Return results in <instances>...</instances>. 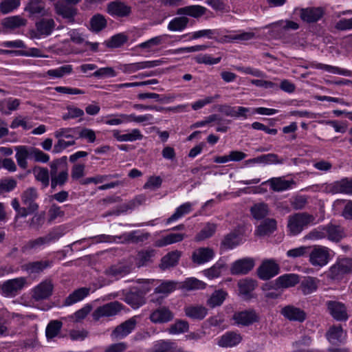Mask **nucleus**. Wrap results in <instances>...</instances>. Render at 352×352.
<instances>
[{"mask_svg": "<svg viewBox=\"0 0 352 352\" xmlns=\"http://www.w3.org/2000/svg\"><path fill=\"white\" fill-rule=\"evenodd\" d=\"M50 167L52 189H55L57 186H63L69 178L67 156L54 160Z\"/></svg>", "mask_w": 352, "mask_h": 352, "instance_id": "obj_1", "label": "nucleus"}, {"mask_svg": "<svg viewBox=\"0 0 352 352\" xmlns=\"http://www.w3.org/2000/svg\"><path fill=\"white\" fill-rule=\"evenodd\" d=\"M316 217L307 212H298L289 216L287 228L291 234L297 235L305 228L316 224Z\"/></svg>", "mask_w": 352, "mask_h": 352, "instance_id": "obj_2", "label": "nucleus"}, {"mask_svg": "<svg viewBox=\"0 0 352 352\" xmlns=\"http://www.w3.org/2000/svg\"><path fill=\"white\" fill-rule=\"evenodd\" d=\"M309 261L314 267H322L326 265L330 259L329 249L325 246L315 245L311 247Z\"/></svg>", "mask_w": 352, "mask_h": 352, "instance_id": "obj_3", "label": "nucleus"}, {"mask_svg": "<svg viewBox=\"0 0 352 352\" xmlns=\"http://www.w3.org/2000/svg\"><path fill=\"white\" fill-rule=\"evenodd\" d=\"M352 272V259L344 258L338 259L329 271V276L331 279H341L344 275Z\"/></svg>", "mask_w": 352, "mask_h": 352, "instance_id": "obj_4", "label": "nucleus"}, {"mask_svg": "<svg viewBox=\"0 0 352 352\" xmlns=\"http://www.w3.org/2000/svg\"><path fill=\"white\" fill-rule=\"evenodd\" d=\"M123 305L118 301H113L96 308L92 313V318L95 321H98L102 317H111L118 314Z\"/></svg>", "mask_w": 352, "mask_h": 352, "instance_id": "obj_5", "label": "nucleus"}, {"mask_svg": "<svg viewBox=\"0 0 352 352\" xmlns=\"http://www.w3.org/2000/svg\"><path fill=\"white\" fill-rule=\"evenodd\" d=\"M279 265L273 260L264 261L257 269V275L261 280L272 278L279 273Z\"/></svg>", "mask_w": 352, "mask_h": 352, "instance_id": "obj_6", "label": "nucleus"}, {"mask_svg": "<svg viewBox=\"0 0 352 352\" xmlns=\"http://www.w3.org/2000/svg\"><path fill=\"white\" fill-rule=\"evenodd\" d=\"M107 12L113 16L126 17L131 13V8L124 2L116 0L107 5Z\"/></svg>", "mask_w": 352, "mask_h": 352, "instance_id": "obj_7", "label": "nucleus"}, {"mask_svg": "<svg viewBox=\"0 0 352 352\" xmlns=\"http://www.w3.org/2000/svg\"><path fill=\"white\" fill-rule=\"evenodd\" d=\"M149 318L155 324L167 323L173 320L174 314L167 307H160L151 312Z\"/></svg>", "mask_w": 352, "mask_h": 352, "instance_id": "obj_8", "label": "nucleus"}, {"mask_svg": "<svg viewBox=\"0 0 352 352\" xmlns=\"http://www.w3.org/2000/svg\"><path fill=\"white\" fill-rule=\"evenodd\" d=\"M254 260L252 258H244L234 262L230 267V272L233 275L247 274L254 267Z\"/></svg>", "mask_w": 352, "mask_h": 352, "instance_id": "obj_9", "label": "nucleus"}, {"mask_svg": "<svg viewBox=\"0 0 352 352\" xmlns=\"http://www.w3.org/2000/svg\"><path fill=\"white\" fill-rule=\"evenodd\" d=\"M238 325L249 326L259 320V317L253 309L236 312L232 317Z\"/></svg>", "mask_w": 352, "mask_h": 352, "instance_id": "obj_10", "label": "nucleus"}, {"mask_svg": "<svg viewBox=\"0 0 352 352\" xmlns=\"http://www.w3.org/2000/svg\"><path fill=\"white\" fill-rule=\"evenodd\" d=\"M54 9L58 15L67 19L69 23L75 22V16L78 13L76 8L59 1L54 3Z\"/></svg>", "mask_w": 352, "mask_h": 352, "instance_id": "obj_11", "label": "nucleus"}, {"mask_svg": "<svg viewBox=\"0 0 352 352\" xmlns=\"http://www.w3.org/2000/svg\"><path fill=\"white\" fill-rule=\"evenodd\" d=\"M54 285L51 280H45L34 287L32 298L36 301L47 299L52 294Z\"/></svg>", "mask_w": 352, "mask_h": 352, "instance_id": "obj_12", "label": "nucleus"}, {"mask_svg": "<svg viewBox=\"0 0 352 352\" xmlns=\"http://www.w3.org/2000/svg\"><path fill=\"white\" fill-rule=\"evenodd\" d=\"M327 309L332 317L338 321H345L348 314L345 305L340 302L329 300L327 302Z\"/></svg>", "mask_w": 352, "mask_h": 352, "instance_id": "obj_13", "label": "nucleus"}, {"mask_svg": "<svg viewBox=\"0 0 352 352\" xmlns=\"http://www.w3.org/2000/svg\"><path fill=\"white\" fill-rule=\"evenodd\" d=\"M280 314L290 321L302 322L307 318L306 313L294 305H287L282 308Z\"/></svg>", "mask_w": 352, "mask_h": 352, "instance_id": "obj_14", "label": "nucleus"}, {"mask_svg": "<svg viewBox=\"0 0 352 352\" xmlns=\"http://www.w3.org/2000/svg\"><path fill=\"white\" fill-rule=\"evenodd\" d=\"M38 196L36 189L34 187H30L23 191L21 195L22 204L28 207L30 212H37L38 204L36 201Z\"/></svg>", "mask_w": 352, "mask_h": 352, "instance_id": "obj_15", "label": "nucleus"}, {"mask_svg": "<svg viewBox=\"0 0 352 352\" xmlns=\"http://www.w3.org/2000/svg\"><path fill=\"white\" fill-rule=\"evenodd\" d=\"M136 324V318H131L118 325L112 331L111 336L116 338L126 337L135 328Z\"/></svg>", "mask_w": 352, "mask_h": 352, "instance_id": "obj_16", "label": "nucleus"}, {"mask_svg": "<svg viewBox=\"0 0 352 352\" xmlns=\"http://www.w3.org/2000/svg\"><path fill=\"white\" fill-rule=\"evenodd\" d=\"M150 290L147 288L144 292L140 290L130 291L124 296V302L133 309H137L145 303L144 294Z\"/></svg>", "mask_w": 352, "mask_h": 352, "instance_id": "obj_17", "label": "nucleus"}, {"mask_svg": "<svg viewBox=\"0 0 352 352\" xmlns=\"http://www.w3.org/2000/svg\"><path fill=\"white\" fill-rule=\"evenodd\" d=\"M26 280L23 277L8 280L3 283L2 291L7 295L15 296L19 291L23 289Z\"/></svg>", "mask_w": 352, "mask_h": 352, "instance_id": "obj_18", "label": "nucleus"}, {"mask_svg": "<svg viewBox=\"0 0 352 352\" xmlns=\"http://www.w3.org/2000/svg\"><path fill=\"white\" fill-rule=\"evenodd\" d=\"M242 340L240 333L235 331H228L220 337L217 344L221 347H233L239 344Z\"/></svg>", "mask_w": 352, "mask_h": 352, "instance_id": "obj_19", "label": "nucleus"}, {"mask_svg": "<svg viewBox=\"0 0 352 352\" xmlns=\"http://www.w3.org/2000/svg\"><path fill=\"white\" fill-rule=\"evenodd\" d=\"M239 294L245 300L252 298L251 293L257 287V281L252 278H243L238 282Z\"/></svg>", "mask_w": 352, "mask_h": 352, "instance_id": "obj_20", "label": "nucleus"}, {"mask_svg": "<svg viewBox=\"0 0 352 352\" xmlns=\"http://www.w3.org/2000/svg\"><path fill=\"white\" fill-rule=\"evenodd\" d=\"M214 256V252L210 248H199L195 250L192 254V261L198 265L208 262Z\"/></svg>", "mask_w": 352, "mask_h": 352, "instance_id": "obj_21", "label": "nucleus"}, {"mask_svg": "<svg viewBox=\"0 0 352 352\" xmlns=\"http://www.w3.org/2000/svg\"><path fill=\"white\" fill-rule=\"evenodd\" d=\"M268 184L271 189L275 192H281L292 188L295 184V182L292 180H285L283 177H272L267 181L263 182V185Z\"/></svg>", "mask_w": 352, "mask_h": 352, "instance_id": "obj_22", "label": "nucleus"}, {"mask_svg": "<svg viewBox=\"0 0 352 352\" xmlns=\"http://www.w3.org/2000/svg\"><path fill=\"white\" fill-rule=\"evenodd\" d=\"M150 236L151 234L149 232H143L140 230H134L130 232L124 233L118 236V239H122L126 243L138 244L146 241L150 237Z\"/></svg>", "mask_w": 352, "mask_h": 352, "instance_id": "obj_23", "label": "nucleus"}, {"mask_svg": "<svg viewBox=\"0 0 352 352\" xmlns=\"http://www.w3.org/2000/svg\"><path fill=\"white\" fill-rule=\"evenodd\" d=\"M326 237L331 241L338 243L346 236L344 230L338 225L329 223L325 226Z\"/></svg>", "mask_w": 352, "mask_h": 352, "instance_id": "obj_24", "label": "nucleus"}, {"mask_svg": "<svg viewBox=\"0 0 352 352\" xmlns=\"http://www.w3.org/2000/svg\"><path fill=\"white\" fill-rule=\"evenodd\" d=\"M56 26L53 19L42 18L36 24V30L38 36H47L52 34Z\"/></svg>", "mask_w": 352, "mask_h": 352, "instance_id": "obj_25", "label": "nucleus"}, {"mask_svg": "<svg viewBox=\"0 0 352 352\" xmlns=\"http://www.w3.org/2000/svg\"><path fill=\"white\" fill-rule=\"evenodd\" d=\"M185 315L195 320H201L208 314V309L202 305H188L184 308Z\"/></svg>", "mask_w": 352, "mask_h": 352, "instance_id": "obj_26", "label": "nucleus"}, {"mask_svg": "<svg viewBox=\"0 0 352 352\" xmlns=\"http://www.w3.org/2000/svg\"><path fill=\"white\" fill-rule=\"evenodd\" d=\"M32 146H15L16 159L19 166L23 169L28 168V158H32Z\"/></svg>", "mask_w": 352, "mask_h": 352, "instance_id": "obj_27", "label": "nucleus"}, {"mask_svg": "<svg viewBox=\"0 0 352 352\" xmlns=\"http://www.w3.org/2000/svg\"><path fill=\"white\" fill-rule=\"evenodd\" d=\"M131 266L128 264L118 263L105 270L104 274L109 276L119 278L129 274L131 272Z\"/></svg>", "mask_w": 352, "mask_h": 352, "instance_id": "obj_28", "label": "nucleus"}, {"mask_svg": "<svg viewBox=\"0 0 352 352\" xmlns=\"http://www.w3.org/2000/svg\"><path fill=\"white\" fill-rule=\"evenodd\" d=\"M323 16L321 8H307L300 10V18L309 23L318 21Z\"/></svg>", "mask_w": 352, "mask_h": 352, "instance_id": "obj_29", "label": "nucleus"}, {"mask_svg": "<svg viewBox=\"0 0 352 352\" xmlns=\"http://www.w3.org/2000/svg\"><path fill=\"white\" fill-rule=\"evenodd\" d=\"M181 256L182 252L179 250H175L167 253L161 259L160 269L165 270L175 267L178 264Z\"/></svg>", "mask_w": 352, "mask_h": 352, "instance_id": "obj_30", "label": "nucleus"}, {"mask_svg": "<svg viewBox=\"0 0 352 352\" xmlns=\"http://www.w3.org/2000/svg\"><path fill=\"white\" fill-rule=\"evenodd\" d=\"M219 111L227 116L234 118L243 117L244 118H247V113L250 111V109L243 107H238L236 108L230 105L224 104L219 106Z\"/></svg>", "mask_w": 352, "mask_h": 352, "instance_id": "obj_31", "label": "nucleus"}, {"mask_svg": "<svg viewBox=\"0 0 352 352\" xmlns=\"http://www.w3.org/2000/svg\"><path fill=\"white\" fill-rule=\"evenodd\" d=\"M207 9L199 5H192L180 8L177 10V14L186 15L193 18H199L204 15Z\"/></svg>", "mask_w": 352, "mask_h": 352, "instance_id": "obj_32", "label": "nucleus"}, {"mask_svg": "<svg viewBox=\"0 0 352 352\" xmlns=\"http://www.w3.org/2000/svg\"><path fill=\"white\" fill-rule=\"evenodd\" d=\"M330 191L333 193L352 195V179L344 178L333 182L330 186Z\"/></svg>", "mask_w": 352, "mask_h": 352, "instance_id": "obj_33", "label": "nucleus"}, {"mask_svg": "<svg viewBox=\"0 0 352 352\" xmlns=\"http://www.w3.org/2000/svg\"><path fill=\"white\" fill-rule=\"evenodd\" d=\"M90 292L89 287H80L74 290L64 300L63 305L70 306L76 302L83 300Z\"/></svg>", "mask_w": 352, "mask_h": 352, "instance_id": "obj_34", "label": "nucleus"}, {"mask_svg": "<svg viewBox=\"0 0 352 352\" xmlns=\"http://www.w3.org/2000/svg\"><path fill=\"white\" fill-rule=\"evenodd\" d=\"M155 256V250L153 249L142 250L137 254L135 263L138 267L148 265L153 263V258Z\"/></svg>", "mask_w": 352, "mask_h": 352, "instance_id": "obj_35", "label": "nucleus"}, {"mask_svg": "<svg viewBox=\"0 0 352 352\" xmlns=\"http://www.w3.org/2000/svg\"><path fill=\"white\" fill-rule=\"evenodd\" d=\"M25 10L32 14L46 15L47 11L45 10V3L43 0H28Z\"/></svg>", "mask_w": 352, "mask_h": 352, "instance_id": "obj_36", "label": "nucleus"}, {"mask_svg": "<svg viewBox=\"0 0 352 352\" xmlns=\"http://www.w3.org/2000/svg\"><path fill=\"white\" fill-rule=\"evenodd\" d=\"M299 276L295 274H286L276 278V285L280 289L295 286L299 283Z\"/></svg>", "mask_w": 352, "mask_h": 352, "instance_id": "obj_37", "label": "nucleus"}, {"mask_svg": "<svg viewBox=\"0 0 352 352\" xmlns=\"http://www.w3.org/2000/svg\"><path fill=\"white\" fill-rule=\"evenodd\" d=\"M276 229V221L274 219H266L257 227L256 234L258 236L269 235Z\"/></svg>", "mask_w": 352, "mask_h": 352, "instance_id": "obj_38", "label": "nucleus"}, {"mask_svg": "<svg viewBox=\"0 0 352 352\" xmlns=\"http://www.w3.org/2000/svg\"><path fill=\"white\" fill-rule=\"evenodd\" d=\"M113 137L120 142H133L138 140H142L143 138L139 129H133L131 133L120 134V131L115 130L113 131Z\"/></svg>", "mask_w": 352, "mask_h": 352, "instance_id": "obj_39", "label": "nucleus"}, {"mask_svg": "<svg viewBox=\"0 0 352 352\" xmlns=\"http://www.w3.org/2000/svg\"><path fill=\"white\" fill-rule=\"evenodd\" d=\"M35 179L41 183L43 188H47L50 184V172L47 168L35 166L32 169Z\"/></svg>", "mask_w": 352, "mask_h": 352, "instance_id": "obj_40", "label": "nucleus"}, {"mask_svg": "<svg viewBox=\"0 0 352 352\" xmlns=\"http://www.w3.org/2000/svg\"><path fill=\"white\" fill-rule=\"evenodd\" d=\"M186 237V234L181 233H170L155 242L156 247H164L166 245L180 242Z\"/></svg>", "mask_w": 352, "mask_h": 352, "instance_id": "obj_41", "label": "nucleus"}, {"mask_svg": "<svg viewBox=\"0 0 352 352\" xmlns=\"http://www.w3.org/2000/svg\"><path fill=\"white\" fill-rule=\"evenodd\" d=\"M89 25V30L93 32L98 33L107 27V21L103 15L96 14L91 18Z\"/></svg>", "mask_w": 352, "mask_h": 352, "instance_id": "obj_42", "label": "nucleus"}, {"mask_svg": "<svg viewBox=\"0 0 352 352\" xmlns=\"http://www.w3.org/2000/svg\"><path fill=\"white\" fill-rule=\"evenodd\" d=\"M63 327V322L58 320L50 321L45 329V336L47 340H52L58 336Z\"/></svg>", "mask_w": 352, "mask_h": 352, "instance_id": "obj_43", "label": "nucleus"}, {"mask_svg": "<svg viewBox=\"0 0 352 352\" xmlns=\"http://www.w3.org/2000/svg\"><path fill=\"white\" fill-rule=\"evenodd\" d=\"M241 237L236 232L226 234L221 243V247L225 250L232 249L240 243Z\"/></svg>", "mask_w": 352, "mask_h": 352, "instance_id": "obj_44", "label": "nucleus"}, {"mask_svg": "<svg viewBox=\"0 0 352 352\" xmlns=\"http://www.w3.org/2000/svg\"><path fill=\"white\" fill-rule=\"evenodd\" d=\"M343 336V329L340 324L331 327L326 333L327 339L332 344L341 342Z\"/></svg>", "mask_w": 352, "mask_h": 352, "instance_id": "obj_45", "label": "nucleus"}, {"mask_svg": "<svg viewBox=\"0 0 352 352\" xmlns=\"http://www.w3.org/2000/svg\"><path fill=\"white\" fill-rule=\"evenodd\" d=\"M27 24V20L21 16H13L6 18L2 25L5 28L14 30L22 26H25Z\"/></svg>", "mask_w": 352, "mask_h": 352, "instance_id": "obj_46", "label": "nucleus"}, {"mask_svg": "<svg viewBox=\"0 0 352 352\" xmlns=\"http://www.w3.org/2000/svg\"><path fill=\"white\" fill-rule=\"evenodd\" d=\"M227 296V292L222 289L215 290L208 299L207 305L211 308L220 306L223 304Z\"/></svg>", "mask_w": 352, "mask_h": 352, "instance_id": "obj_47", "label": "nucleus"}, {"mask_svg": "<svg viewBox=\"0 0 352 352\" xmlns=\"http://www.w3.org/2000/svg\"><path fill=\"white\" fill-rule=\"evenodd\" d=\"M250 212L254 219L260 220L268 214L269 208L267 204L263 202L255 204L251 207Z\"/></svg>", "mask_w": 352, "mask_h": 352, "instance_id": "obj_48", "label": "nucleus"}, {"mask_svg": "<svg viewBox=\"0 0 352 352\" xmlns=\"http://www.w3.org/2000/svg\"><path fill=\"white\" fill-rule=\"evenodd\" d=\"M188 22L189 19L185 16L175 17L169 22L168 29L173 32H180L187 27Z\"/></svg>", "mask_w": 352, "mask_h": 352, "instance_id": "obj_49", "label": "nucleus"}, {"mask_svg": "<svg viewBox=\"0 0 352 352\" xmlns=\"http://www.w3.org/2000/svg\"><path fill=\"white\" fill-rule=\"evenodd\" d=\"M192 210V204L190 202H186L179 206L175 212L166 220V223H170L177 219H179L184 214L189 213Z\"/></svg>", "mask_w": 352, "mask_h": 352, "instance_id": "obj_50", "label": "nucleus"}, {"mask_svg": "<svg viewBox=\"0 0 352 352\" xmlns=\"http://www.w3.org/2000/svg\"><path fill=\"white\" fill-rule=\"evenodd\" d=\"M128 41V36L124 33L113 35L111 38L105 41V45L109 48H117L123 45Z\"/></svg>", "mask_w": 352, "mask_h": 352, "instance_id": "obj_51", "label": "nucleus"}, {"mask_svg": "<svg viewBox=\"0 0 352 352\" xmlns=\"http://www.w3.org/2000/svg\"><path fill=\"white\" fill-rule=\"evenodd\" d=\"M217 225L212 223H208L195 236L197 241H201L211 237L215 232Z\"/></svg>", "mask_w": 352, "mask_h": 352, "instance_id": "obj_52", "label": "nucleus"}, {"mask_svg": "<svg viewBox=\"0 0 352 352\" xmlns=\"http://www.w3.org/2000/svg\"><path fill=\"white\" fill-rule=\"evenodd\" d=\"M206 287V283L195 278H187L185 281L179 283V287L185 289L186 290L204 289Z\"/></svg>", "mask_w": 352, "mask_h": 352, "instance_id": "obj_53", "label": "nucleus"}, {"mask_svg": "<svg viewBox=\"0 0 352 352\" xmlns=\"http://www.w3.org/2000/svg\"><path fill=\"white\" fill-rule=\"evenodd\" d=\"M50 266L48 261H38L30 262L25 265V269L30 273H40Z\"/></svg>", "mask_w": 352, "mask_h": 352, "instance_id": "obj_54", "label": "nucleus"}, {"mask_svg": "<svg viewBox=\"0 0 352 352\" xmlns=\"http://www.w3.org/2000/svg\"><path fill=\"white\" fill-rule=\"evenodd\" d=\"M179 287V283L168 280L162 283L158 287L155 289V294H168Z\"/></svg>", "mask_w": 352, "mask_h": 352, "instance_id": "obj_55", "label": "nucleus"}, {"mask_svg": "<svg viewBox=\"0 0 352 352\" xmlns=\"http://www.w3.org/2000/svg\"><path fill=\"white\" fill-rule=\"evenodd\" d=\"M226 268V265L221 261L216 263L212 267L204 270V274L210 279L219 277L222 271Z\"/></svg>", "mask_w": 352, "mask_h": 352, "instance_id": "obj_56", "label": "nucleus"}, {"mask_svg": "<svg viewBox=\"0 0 352 352\" xmlns=\"http://www.w3.org/2000/svg\"><path fill=\"white\" fill-rule=\"evenodd\" d=\"M146 200V197L144 195H139L134 199L130 200L129 202L120 206L121 212H124L129 210H133L136 207L142 205Z\"/></svg>", "mask_w": 352, "mask_h": 352, "instance_id": "obj_57", "label": "nucleus"}, {"mask_svg": "<svg viewBox=\"0 0 352 352\" xmlns=\"http://www.w3.org/2000/svg\"><path fill=\"white\" fill-rule=\"evenodd\" d=\"M189 329V324L186 320H177L170 325L168 331L171 334H178L187 332Z\"/></svg>", "mask_w": 352, "mask_h": 352, "instance_id": "obj_58", "label": "nucleus"}, {"mask_svg": "<svg viewBox=\"0 0 352 352\" xmlns=\"http://www.w3.org/2000/svg\"><path fill=\"white\" fill-rule=\"evenodd\" d=\"M302 292L304 294H309L317 289L316 280L312 277H308L302 281L300 284Z\"/></svg>", "mask_w": 352, "mask_h": 352, "instance_id": "obj_59", "label": "nucleus"}, {"mask_svg": "<svg viewBox=\"0 0 352 352\" xmlns=\"http://www.w3.org/2000/svg\"><path fill=\"white\" fill-rule=\"evenodd\" d=\"M316 68L324 69L333 74H340L346 76H352V72L350 70L342 69L338 67L331 66L329 65L319 63L317 65Z\"/></svg>", "mask_w": 352, "mask_h": 352, "instance_id": "obj_60", "label": "nucleus"}, {"mask_svg": "<svg viewBox=\"0 0 352 352\" xmlns=\"http://www.w3.org/2000/svg\"><path fill=\"white\" fill-rule=\"evenodd\" d=\"M72 70L73 68L71 65H65L57 69L48 70L47 74L53 78H62L65 74H71Z\"/></svg>", "mask_w": 352, "mask_h": 352, "instance_id": "obj_61", "label": "nucleus"}, {"mask_svg": "<svg viewBox=\"0 0 352 352\" xmlns=\"http://www.w3.org/2000/svg\"><path fill=\"white\" fill-rule=\"evenodd\" d=\"M20 3V0H3L0 3V11L4 14H8L16 9Z\"/></svg>", "mask_w": 352, "mask_h": 352, "instance_id": "obj_62", "label": "nucleus"}, {"mask_svg": "<svg viewBox=\"0 0 352 352\" xmlns=\"http://www.w3.org/2000/svg\"><path fill=\"white\" fill-rule=\"evenodd\" d=\"M45 220V212L44 211L40 213L36 212L28 221L29 227L38 230L44 224Z\"/></svg>", "mask_w": 352, "mask_h": 352, "instance_id": "obj_63", "label": "nucleus"}, {"mask_svg": "<svg viewBox=\"0 0 352 352\" xmlns=\"http://www.w3.org/2000/svg\"><path fill=\"white\" fill-rule=\"evenodd\" d=\"M173 342L160 340L154 345L153 352H173Z\"/></svg>", "mask_w": 352, "mask_h": 352, "instance_id": "obj_64", "label": "nucleus"}]
</instances>
